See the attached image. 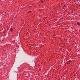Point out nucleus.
I'll list each match as a JSON object with an SVG mask.
<instances>
[{
  "label": "nucleus",
  "instance_id": "obj_1",
  "mask_svg": "<svg viewBox=\"0 0 80 80\" xmlns=\"http://www.w3.org/2000/svg\"><path fill=\"white\" fill-rule=\"evenodd\" d=\"M77 24L78 25H80V23L79 22H77Z\"/></svg>",
  "mask_w": 80,
  "mask_h": 80
},
{
  "label": "nucleus",
  "instance_id": "obj_2",
  "mask_svg": "<svg viewBox=\"0 0 80 80\" xmlns=\"http://www.w3.org/2000/svg\"><path fill=\"white\" fill-rule=\"evenodd\" d=\"M10 31H11V32H12V31H13V28H11Z\"/></svg>",
  "mask_w": 80,
  "mask_h": 80
},
{
  "label": "nucleus",
  "instance_id": "obj_3",
  "mask_svg": "<svg viewBox=\"0 0 80 80\" xmlns=\"http://www.w3.org/2000/svg\"><path fill=\"white\" fill-rule=\"evenodd\" d=\"M68 62L69 63H70V62H71V60H69V61H68Z\"/></svg>",
  "mask_w": 80,
  "mask_h": 80
},
{
  "label": "nucleus",
  "instance_id": "obj_4",
  "mask_svg": "<svg viewBox=\"0 0 80 80\" xmlns=\"http://www.w3.org/2000/svg\"><path fill=\"white\" fill-rule=\"evenodd\" d=\"M3 33H5V31H3Z\"/></svg>",
  "mask_w": 80,
  "mask_h": 80
},
{
  "label": "nucleus",
  "instance_id": "obj_5",
  "mask_svg": "<svg viewBox=\"0 0 80 80\" xmlns=\"http://www.w3.org/2000/svg\"><path fill=\"white\" fill-rule=\"evenodd\" d=\"M42 3H43V1H42Z\"/></svg>",
  "mask_w": 80,
  "mask_h": 80
},
{
  "label": "nucleus",
  "instance_id": "obj_6",
  "mask_svg": "<svg viewBox=\"0 0 80 80\" xmlns=\"http://www.w3.org/2000/svg\"><path fill=\"white\" fill-rule=\"evenodd\" d=\"M65 5H64V6L63 7H65Z\"/></svg>",
  "mask_w": 80,
  "mask_h": 80
},
{
  "label": "nucleus",
  "instance_id": "obj_7",
  "mask_svg": "<svg viewBox=\"0 0 80 80\" xmlns=\"http://www.w3.org/2000/svg\"><path fill=\"white\" fill-rule=\"evenodd\" d=\"M67 64H68V63H67Z\"/></svg>",
  "mask_w": 80,
  "mask_h": 80
},
{
  "label": "nucleus",
  "instance_id": "obj_8",
  "mask_svg": "<svg viewBox=\"0 0 80 80\" xmlns=\"http://www.w3.org/2000/svg\"><path fill=\"white\" fill-rule=\"evenodd\" d=\"M29 12H31V11H30Z\"/></svg>",
  "mask_w": 80,
  "mask_h": 80
}]
</instances>
